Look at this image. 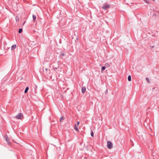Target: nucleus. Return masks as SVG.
<instances>
[{"label":"nucleus","mask_w":159,"mask_h":159,"mask_svg":"<svg viewBox=\"0 0 159 159\" xmlns=\"http://www.w3.org/2000/svg\"><path fill=\"white\" fill-rule=\"evenodd\" d=\"M23 117V114L22 113H18L15 117L17 119H21Z\"/></svg>","instance_id":"1"},{"label":"nucleus","mask_w":159,"mask_h":159,"mask_svg":"<svg viewBox=\"0 0 159 159\" xmlns=\"http://www.w3.org/2000/svg\"><path fill=\"white\" fill-rule=\"evenodd\" d=\"M107 147L109 149H111L112 148L113 144L112 142L109 141L107 142Z\"/></svg>","instance_id":"2"},{"label":"nucleus","mask_w":159,"mask_h":159,"mask_svg":"<svg viewBox=\"0 0 159 159\" xmlns=\"http://www.w3.org/2000/svg\"><path fill=\"white\" fill-rule=\"evenodd\" d=\"M110 7V6L108 4H104L102 7V8L105 10H106Z\"/></svg>","instance_id":"3"},{"label":"nucleus","mask_w":159,"mask_h":159,"mask_svg":"<svg viewBox=\"0 0 159 159\" xmlns=\"http://www.w3.org/2000/svg\"><path fill=\"white\" fill-rule=\"evenodd\" d=\"M5 139L8 145H10L11 144V143L9 140L8 137L7 135H6L5 136Z\"/></svg>","instance_id":"4"},{"label":"nucleus","mask_w":159,"mask_h":159,"mask_svg":"<svg viewBox=\"0 0 159 159\" xmlns=\"http://www.w3.org/2000/svg\"><path fill=\"white\" fill-rule=\"evenodd\" d=\"M86 88L84 86L81 89V92L83 93H84L86 91Z\"/></svg>","instance_id":"5"},{"label":"nucleus","mask_w":159,"mask_h":159,"mask_svg":"<svg viewBox=\"0 0 159 159\" xmlns=\"http://www.w3.org/2000/svg\"><path fill=\"white\" fill-rule=\"evenodd\" d=\"M16 44H14L12 45L11 47V50H14L16 48Z\"/></svg>","instance_id":"6"},{"label":"nucleus","mask_w":159,"mask_h":159,"mask_svg":"<svg viewBox=\"0 0 159 159\" xmlns=\"http://www.w3.org/2000/svg\"><path fill=\"white\" fill-rule=\"evenodd\" d=\"M29 89V87L28 86H27L26 87L25 90L24 91V93H26L28 92V91Z\"/></svg>","instance_id":"7"},{"label":"nucleus","mask_w":159,"mask_h":159,"mask_svg":"<svg viewBox=\"0 0 159 159\" xmlns=\"http://www.w3.org/2000/svg\"><path fill=\"white\" fill-rule=\"evenodd\" d=\"M7 80V76L5 77L2 80V81L3 82Z\"/></svg>","instance_id":"8"},{"label":"nucleus","mask_w":159,"mask_h":159,"mask_svg":"<svg viewBox=\"0 0 159 159\" xmlns=\"http://www.w3.org/2000/svg\"><path fill=\"white\" fill-rule=\"evenodd\" d=\"M128 80L129 81H130L131 80V77L130 75H129L128 76Z\"/></svg>","instance_id":"9"},{"label":"nucleus","mask_w":159,"mask_h":159,"mask_svg":"<svg viewBox=\"0 0 159 159\" xmlns=\"http://www.w3.org/2000/svg\"><path fill=\"white\" fill-rule=\"evenodd\" d=\"M106 68V67L105 66H102L101 68V71L102 72L103 71V70H104Z\"/></svg>","instance_id":"10"},{"label":"nucleus","mask_w":159,"mask_h":159,"mask_svg":"<svg viewBox=\"0 0 159 159\" xmlns=\"http://www.w3.org/2000/svg\"><path fill=\"white\" fill-rule=\"evenodd\" d=\"M74 129H75L76 131H79V130L78 129V128H77V127H76V124L75 125Z\"/></svg>","instance_id":"11"},{"label":"nucleus","mask_w":159,"mask_h":159,"mask_svg":"<svg viewBox=\"0 0 159 159\" xmlns=\"http://www.w3.org/2000/svg\"><path fill=\"white\" fill-rule=\"evenodd\" d=\"M91 135L93 137H94V133L92 130H91Z\"/></svg>","instance_id":"12"},{"label":"nucleus","mask_w":159,"mask_h":159,"mask_svg":"<svg viewBox=\"0 0 159 159\" xmlns=\"http://www.w3.org/2000/svg\"><path fill=\"white\" fill-rule=\"evenodd\" d=\"M36 18V16L34 15H33V21L34 22L35 21Z\"/></svg>","instance_id":"13"},{"label":"nucleus","mask_w":159,"mask_h":159,"mask_svg":"<svg viewBox=\"0 0 159 159\" xmlns=\"http://www.w3.org/2000/svg\"><path fill=\"white\" fill-rule=\"evenodd\" d=\"M65 119V118L63 116H62L60 118V122H61V121L62 120H63Z\"/></svg>","instance_id":"14"},{"label":"nucleus","mask_w":159,"mask_h":159,"mask_svg":"<svg viewBox=\"0 0 159 159\" xmlns=\"http://www.w3.org/2000/svg\"><path fill=\"white\" fill-rule=\"evenodd\" d=\"M23 31V29L22 28H20L18 30V33H21Z\"/></svg>","instance_id":"15"},{"label":"nucleus","mask_w":159,"mask_h":159,"mask_svg":"<svg viewBox=\"0 0 159 159\" xmlns=\"http://www.w3.org/2000/svg\"><path fill=\"white\" fill-rule=\"evenodd\" d=\"M59 67V66L57 67H53V69L54 71H56V70L57 69V68Z\"/></svg>","instance_id":"16"},{"label":"nucleus","mask_w":159,"mask_h":159,"mask_svg":"<svg viewBox=\"0 0 159 159\" xmlns=\"http://www.w3.org/2000/svg\"><path fill=\"white\" fill-rule=\"evenodd\" d=\"M146 3H149V0H143Z\"/></svg>","instance_id":"17"},{"label":"nucleus","mask_w":159,"mask_h":159,"mask_svg":"<svg viewBox=\"0 0 159 159\" xmlns=\"http://www.w3.org/2000/svg\"><path fill=\"white\" fill-rule=\"evenodd\" d=\"M105 65L107 67H108L110 66L109 64L108 63H106L105 64Z\"/></svg>","instance_id":"18"},{"label":"nucleus","mask_w":159,"mask_h":159,"mask_svg":"<svg viewBox=\"0 0 159 159\" xmlns=\"http://www.w3.org/2000/svg\"><path fill=\"white\" fill-rule=\"evenodd\" d=\"M146 80L148 82H149V79L147 78V77H146Z\"/></svg>","instance_id":"19"},{"label":"nucleus","mask_w":159,"mask_h":159,"mask_svg":"<svg viewBox=\"0 0 159 159\" xmlns=\"http://www.w3.org/2000/svg\"><path fill=\"white\" fill-rule=\"evenodd\" d=\"M80 124V122L79 121H78L77 123V124H76V125L77 126H78V125H79Z\"/></svg>","instance_id":"20"},{"label":"nucleus","mask_w":159,"mask_h":159,"mask_svg":"<svg viewBox=\"0 0 159 159\" xmlns=\"http://www.w3.org/2000/svg\"><path fill=\"white\" fill-rule=\"evenodd\" d=\"M65 55V54L64 53H62L61 54V55L62 56H64Z\"/></svg>","instance_id":"21"},{"label":"nucleus","mask_w":159,"mask_h":159,"mask_svg":"<svg viewBox=\"0 0 159 159\" xmlns=\"http://www.w3.org/2000/svg\"><path fill=\"white\" fill-rule=\"evenodd\" d=\"M107 92H108V90H107H107H106L105 92V94H106V93H107Z\"/></svg>","instance_id":"22"},{"label":"nucleus","mask_w":159,"mask_h":159,"mask_svg":"<svg viewBox=\"0 0 159 159\" xmlns=\"http://www.w3.org/2000/svg\"><path fill=\"white\" fill-rule=\"evenodd\" d=\"M85 149L87 150H88V147L87 146H86V147H85Z\"/></svg>","instance_id":"23"},{"label":"nucleus","mask_w":159,"mask_h":159,"mask_svg":"<svg viewBox=\"0 0 159 159\" xmlns=\"http://www.w3.org/2000/svg\"><path fill=\"white\" fill-rule=\"evenodd\" d=\"M2 55V52H0V55Z\"/></svg>","instance_id":"24"},{"label":"nucleus","mask_w":159,"mask_h":159,"mask_svg":"<svg viewBox=\"0 0 159 159\" xmlns=\"http://www.w3.org/2000/svg\"><path fill=\"white\" fill-rule=\"evenodd\" d=\"M153 16H156V14H154L153 15Z\"/></svg>","instance_id":"25"},{"label":"nucleus","mask_w":159,"mask_h":159,"mask_svg":"<svg viewBox=\"0 0 159 159\" xmlns=\"http://www.w3.org/2000/svg\"><path fill=\"white\" fill-rule=\"evenodd\" d=\"M45 70H46V71H47V70H47V68H45Z\"/></svg>","instance_id":"26"},{"label":"nucleus","mask_w":159,"mask_h":159,"mask_svg":"<svg viewBox=\"0 0 159 159\" xmlns=\"http://www.w3.org/2000/svg\"><path fill=\"white\" fill-rule=\"evenodd\" d=\"M86 157H85L84 158V159H86Z\"/></svg>","instance_id":"27"},{"label":"nucleus","mask_w":159,"mask_h":159,"mask_svg":"<svg viewBox=\"0 0 159 159\" xmlns=\"http://www.w3.org/2000/svg\"><path fill=\"white\" fill-rule=\"evenodd\" d=\"M5 50H7V48H5Z\"/></svg>","instance_id":"28"},{"label":"nucleus","mask_w":159,"mask_h":159,"mask_svg":"<svg viewBox=\"0 0 159 159\" xmlns=\"http://www.w3.org/2000/svg\"><path fill=\"white\" fill-rule=\"evenodd\" d=\"M0 51H4V50H1Z\"/></svg>","instance_id":"29"}]
</instances>
